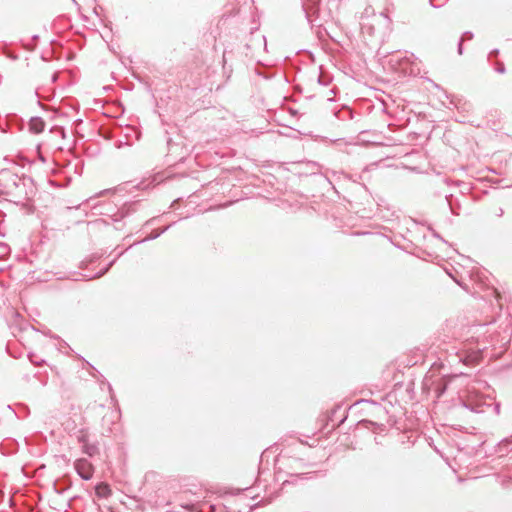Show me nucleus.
I'll return each mask as SVG.
<instances>
[{
    "label": "nucleus",
    "instance_id": "f257e3e1",
    "mask_svg": "<svg viewBox=\"0 0 512 512\" xmlns=\"http://www.w3.org/2000/svg\"><path fill=\"white\" fill-rule=\"evenodd\" d=\"M320 0H302V8L309 23H313L318 14Z\"/></svg>",
    "mask_w": 512,
    "mask_h": 512
},
{
    "label": "nucleus",
    "instance_id": "f03ea898",
    "mask_svg": "<svg viewBox=\"0 0 512 512\" xmlns=\"http://www.w3.org/2000/svg\"><path fill=\"white\" fill-rule=\"evenodd\" d=\"M76 469L83 479L88 480L93 475V467L86 460H78L76 463Z\"/></svg>",
    "mask_w": 512,
    "mask_h": 512
},
{
    "label": "nucleus",
    "instance_id": "7ed1b4c3",
    "mask_svg": "<svg viewBox=\"0 0 512 512\" xmlns=\"http://www.w3.org/2000/svg\"><path fill=\"white\" fill-rule=\"evenodd\" d=\"M29 125L30 130L34 133H41L45 127V123L40 117H32Z\"/></svg>",
    "mask_w": 512,
    "mask_h": 512
},
{
    "label": "nucleus",
    "instance_id": "20e7f679",
    "mask_svg": "<svg viewBox=\"0 0 512 512\" xmlns=\"http://www.w3.org/2000/svg\"><path fill=\"white\" fill-rule=\"evenodd\" d=\"M95 491H96V495L98 497H103V498L107 497L111 492L109 486L105 483H100L99 485H97L95 488Z\"/></svg>",
    "mask_w": 512,
    "mask_h": 512
},
{
    "label": "nucleus",
    "instance_id": "39448f33",
    "mask_svg": "<svg viewBox=\"0 0 512 512\" xmlns=\"http://www.w3.org/2000/svg\"><path fill=\"white\" fill-rule=\"evenodd\" d=\"M504 215V209L501 206H491L489 209V216L491 218H501Z\"/></svg>",
    "mask_w": 512,
    "mask_h": 512
},
{
    "label": "nucleus",
    "instance_id": "423d86ee",
    "mask_svg": "<svg viewBox=\"0 0 512 512\" xmlns=\"http://www.w3.org/2000/svg\"><path fill=\"white\" fill-rule=\"evenodd\" d=\"M375 20L377 21V23L382 24L386 28H388L391 23L389 17L384 13H380L379 15L375 16Z\"/></svg>",
    "mask_w": 512,
    "mask_h": 512
},
{
    "label": "nucleus",
    "instance_id": "0eeeda50",
    "mask_svg": "<svg viewBox=\"0 0 512 512\" xmlns=\"http://www.w3.org/2000/svg\"><path fill=\"white\" fill-rule=\"evenodd\" d=\"M512 443V440L511 439H505L503 440L502 442H500L499 444V450L500 452H508L509 450L507 449L508 445Z\"/></svg>",
    "mask_w": 512,
    "mask_h": 512
},
{
    "label": "nucleus",
    "instance_id": "6e6552de",
    "mask_svg": "<svg viewBox=\"0 0 512 512\" xmlns=\"http://www.w3.org/2000/svg\"><path fill=\"white\" fill-rule=\"evenodd\" d=\"M472 37H473L472 33H470V32L464 33L463 37L461 38V40L459 41V44H458V53L459 54H462V43H463V40L465 38L471 39Z\"/></svg>",
    "mask_w": 512,
    "mask_h": 512
},
{
    "label": "nucleus",
    "instance_id": "1a4fd4ad",
    "mask_svg": "<svg viewBox=\"0 0 512 512\" xmlns=\"http://www.w3.org/2000/svg\"><path fill=\"white\" fill-rule=\"evenodd\" d=\"M429 1L433 7L439 8V7H442L448 0H429Z\"/></svg>",
    "mask_w": 512,
    "mask_h": 512
},
{
    "label": "nucleus",
    "instance_id": "9d476101",
    "mask_svg": "<svg viewBox=\"0 0 512 512\" xmlns=\"http://www.w3.org/2000/svg\"><path fill=\"white\" fill-rule=\"evenodd\" d=\"M496 71L500 74L505 73V67L503 63H497Z\"/></svg>",
    "mask_w": 512,
    "mask_h": 512
},
{
    "label": "nucleus",
    "instance_id": "9b49d317",
    "mask_svg": "<svg viewBox=\"0 0 512 512\" xmlns=\"http://www.w3.org/2000/svg\"><path fill=\"white\" fill-rule=\"evenodd\" d=\"M495 411H496V413H497V414H499V412H500V406H499V404H496V405H495Z\"/></svg>",
    "mask_w": 512,
    "mask_h": 512
}]
</instances>
